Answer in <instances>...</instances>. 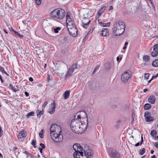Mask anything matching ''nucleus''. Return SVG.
<instances>
[{
    "instance_id": "obj_1",
    "label": "nucleus",
    "mask_w": 158,
    "mask_h": 158,
    "mask_svg": "<svg viewBox=\"0 0 158 158\" xmlns=\"http://www.w3.org/2000/svg\"><path fill=\"white\" fill-rule=\"evenodd\" d=\"M80 114L79 112H77L74 116V118L71 121L70 127L72 131L74 133L79 134L81 132L80 129V122L83 119V118Z\"/></svg>"
},
{
    "instance_id": "obj_2",
    "label": "nucleus",
    "mask_w": 158,
    "mask_h": 158,
    "mask_svg": "<svg viewBox=\"0 0 158 158\" xmlns=\"http://www.w3.org/2000/svg\"><path fill=\"white\" fill-rule=\"evenodd\" d=\"M125 24L122 21L119 20L115 23L112 28L113 34L114 36H118L122 34L125 31Z\"/></svg>"
},
{
    "instance_id": "obj_3",
    "label": "nucleus",
    "mask_w": 158,
    "mask_h": 158,
    "mask_svg": "<svg viewBox=\"0 0 158 158\" xmlns=\"http://www.w3.org/2000/svg\"><path fill=\"white\" fill-rule=\"evenodd\" d=\"M50 15L52 17L62 19L64 17L65 13L63 9L57 8L54 10L50 13Z\"/></svg>"
},
{
    "instance_id": "obj_4",
    "label": "nucleus",
    "mask_w": 158,
    "mask_h": 158,
    "mask_svg": "<svg viewBox=\"0 0 158 158\" xmlns=\"http://www.w3.org/2000/svg\"><path fill=\"white\" fill-rule=\"evenodd\" d=\"M77 65L76 64H74L69 67L68 71L65 74V77L64 79H67L69 77H71L72 76V73L73 72H77L78 69L77 67Z\"/></svg>"
},
{
    "instance_id": "obj_5",
    "label": "nucleus",
    "mask_w": 158,
    "mask_h": 158,
    "mask_svg": "<svg viewBox=\"0 0 158 158\" xmlns=\"http://www.w3.org/2000/svg\"><path fill=\"white\" fill-rule=\"evenodd\" d=\"M79 113L80 114H81L82 115H84L85 116V117L84 118H85V117L86 118V124L83 121H80V123H81V125H80V129L81 130V132L79 133V134H81L83 133L86 129L87 127V125L88 123V117L87 115V114L86 113L83 111H81L79 112Z\"/></svg>"
},
{
    "instance_id": "obj_6",
    "label": "nucleus",
    "mask_w": 158,
    "mask_h": 158,
    "mask_svg": "<svg viewBox=\"0 0 158 158\" xmlns=\"http://www.w3.org/2000/svg\"><path fill=\"white\" fill-rule=\"evenodd\" d=\"M61 132H51L50 136L51 138L56 142H61L63 139V136L62 134H60Z\"/></svg>"
},
{
    "instance_id": "obj_7",
    "label": "nucleus",
    "mask_w": 158,
    "mask_h": 158,
    "mask_svg": "<svg viewBox=\"0 0 158 158\" xmlns=\"http://www.w3.org/2000/svg\"><path fill=\"white\" fill-rule=\"evenodd\" d=\"M65 67L63 65H60L58 66H55L52 69L54 72L56 73L59 77H62L64 75V71Z\"/></svg>"
},
{
    "instance_id": "obj_8",
    "label": "nucleus",
    "mask_w": 158,
    "mask_h": 158,
    "mask_svg": "<svg viewBox=\"0 0 158 158\" xmlns=\"http://www.w3.org/2000/svg\"><path fill=\"white\" fill-rule=\"evenodd\" d=\"M131 74L129 71H127L123 73L121 75V80L125 83H127L131 77Z\"/></svg>"
},
{
    "instance_id": "obj_9",
    "label": "nucleus",
    "mask_w": 158,
    "mask_h": 158,
    "mask_svg": "<svg viewBox=\"0 0 158 158\" xmlns=\"http://www.w3.org/2000/svg\"><path fill=\"white\" fill-rule=\"evenodd\" d=\"M107 151L109 155L111 158H119L120 157V154L116 150L110 149H107Z\"/></svg>"
},
{
    "instance_id": "obj_10",
    "label": "nucleus",
    "mask_w": 158,
    "mask_h": 158,
    "mask_svg": "<svg viewBox=\"0 0 158 158\" xmlns=\"http://www.w3.org/2000/svg\"><path fill=\"white\" fill-rule=\"evenodd\" d=\"M67 27H76L74 22L73 20H72L70 18V14L68 13L66 15V20Z\"/></svg>"
},
{
    "instance_id": "obj_11",
    "label": "nucleus",
    "mask_w": 158,
    "mask_h": 158,
    "mask_svg": "<svg viewBox=\"0 0 158 158\" xmlns=\"http://www.w3.org/2000/svg\"><path fill=\"white\" fill-rule=\"evenodd\" d=\"M50 133L53 132V133H55L56 132H61V127L59 125L56 124H54L51 125L50 128Z\"/></svg>"
},
{
    "instance_id": "obj_12",
    "label": "nucleus",
    "mask_w": 158,
    "mask_h": 158,
    "mask_svg": "<svg viewBox=\"0 0 158 158\" xmlns=\"http://www.w3.org/2000/svg\"><path fill=\"white\" fill-rule=\"evenodd\" d=\"M68 31L69 34L73 37H75L77 35V30L76 27H68Z\"/></svg>"
},
{
    "instance_id": "obj_13",
    "label": "nucleus",
    "mask_w": 158,
    "mask_h": 158,
    "mask_svg": "<svg viewBox=\"0 0 158 158\" xmlns=\"http://www.w3.org/2000/svg\"><path fill=\"white\" fill-rule=\"evenodd\" d=\"M92 11L88 9H83L82 11L83 15L84 18H89L92 14Z\"/></svg>"
},
{
    "instance_id": "obj_14",
    "label": "nucleus",
    "mask_w": 158,
    "mask_h": 158,
    "mask_svg": "<svg viewBox=\"0 0 158 158\" xmlns=\"http://www.w3.org/2000/svg\"><path fill=\"white\" fill-rule=\"evenodd\" d=\"M82 26L85 28H87L88 27L89 25L91 22V20L89 18H85L83 17L82 20Z\"/></svg>"
},
{
    "instance_id": "obj_15",
    "label": "nucleus",
    "mask_w": 158,
    "mask_h": 158,
    "mask_svg": "<svg viewBox=\"0 0 158 158\" xmlns=\"http://www.w3.org/2000/svg\"><path fill=\"white\" fill-rule=\"evenodd\" d=\"M85 153L84 155L85 158H92L93 157V153L92 150L88 149L86 151H83Z\"/></svg>"
},
{
    "instance_id": "obj_16",
    "label": "nucleus",
    "mask_w": 158,
    "mask_h": 158,
    "mask_svg": "<svg viewBox=\"0 0 158 158\" xmlns=\"http://www.w3.org/2000/svg\"><path fill=\"white\" fill-rule=\"evenodd\" d=\"M99 33L102 36H107L109 35L108 30L107 28H103L102 31L99 32Z\"/></svg>"
},
{
    "instance_id": "obj_17",
    "label": "nucleus",
    "mask_w": 158,
    "mask_h": 158,
    "mask_svg": "<svg viewBox=\"0 0 158 158\" xmlns=\"http://www.w3.org/2000/svg\"><path fill=\"white\" fill-rule=\"evenodd\" d=\"M83 154V151H77L73 153V156L74 158H80V157H82Z\"/></svg>"
},
{
    "instance_id": "obj_18",
    "label": "nucleus",
    "mask_w": 158,
    "mask_h": 158,
    "mask_svg": "<svg viewBox=\"0 0 158 158\" xmlns=\"http://www.w3.org/2000/svg\"><path fill=\"white\" fill-rule=\"evenodd\" d=\"M73 148L75 152L77 151H83V148L80 146L79 144L78 143H75L73 145Z\"/></svg>"
},
{
    "instance_id": "obj_19",
    "label": "nucleus",
    "mask_w": 158,
    "mask_h": 158,
    "mask_svg": "<svg viewBox=\"0 0 158 158\" xmlns=\"http://www.w3.org/2000/svg\"><path fill=\"white\" fill-rule=\"evenodd\" d=\"M56 108V104L54 101H53V103H52L50 106V109L49 111V113L51 114H53L55 112Z\"/></svg>"
},
{
    "instance_id": "obj_20",
    "label": "nucleus",
    "mask_w": 158,
    "mask_h": 158,
    "mask_svg": "<svg viewBox=\"0 0 158 158\" xmlns=\"http://www.w3.org/2000/svg\"><path fill=\"white\" fill-rule=\"evenodd\" d=\"M27 135V133L24 131H20L18 135L19 139H22L25 137Z\"/></svg>"
},
{
    "instance_id": "obj_21",
    "label": "nucleus",
    "mask_w": 158,
    "mask_h": 158,
    "mask_svg": "<svg viewBox=\"0 0 158 158\" xmlns=\"http://www.w3.org/2000/svg\"><path fill=\"white\" fill-rule=\"evenodd\" d=\"M156 100V98L154 96L150 95L148 98V102L151 104H154Z\"/></svg>"
},
{
    "instance_id": "obj_22",
    "label": "nucleus",
    "mask_w": 158,
    "mask_h": 158,
    "mask_svg": "<svg viewBox=\"0 0 158 158\" xmlns=\"http://www.w3.org/2000/svg\"><path fill=\"white\" fill-rule=\"evenodd\" d=\"M106 8V7L105 6H103L99 10L98 12V18L102 14L103 12L105 10Z\"/></svg>"
},
{
    "instance_id": "obj_23",
    "label": "nucleus",
    "mask_w": 158,
    "mask_h": 158,
    "mask_svg": "<svg viewBox=\"0 0 158 158\" xmlns=\"http://www.w3.org/2000/svg\"><path fill=\"white\" fill-rule=\"evenodd\" d=\"M43 109H42V110L40 111L39 110H38L36 111L37 114V116L38 118H40L41 115L43 114L44 111Z\"/></svg>"
},
{
    "instance_id": "obj_24",
    "label": "nucleus",
    "mask_w": 158,
    "mask_h": 158,
    "mask_svg": "<svg viewBox=\"0 0 158 158\" xmlns=\"http://www.w3.org/2000/svg\"><path fill=\"white\" fill-rule=\"evenodd\" d=\"M152 106L150 104L146 103L144 105L143 108L144 109L147 110L149 109Z\"/></svg>"
},
{
    "instance_id": "obj_25",
    "label": "nucleus",
    "mask_w": 158,
    "mask_h": 158,
    "mask_svg": "<svg viewBox=\"0 0 158 158\" xmlns=\"http://www.w3.org/2000/svg\"><path fill=\"white\" fill-rule=\"evenodd\" d=\"M70 91H66L64 92V99H67L69 96Z\"/></svg>"
},
{
    "instance_id": "obj_26",
    "label": "nucleus",
    "mask_w": 158,
    "mask_h": 158,
    "mask_svg": "<svg viewBox=\"0 0 158 158\" xmlns=\"http://www.w3.org/2000/svg\"><path fill=\"white\" fill-rule=\"evenodd\" d=\"M99 24L102 27H108L110 25V23H103L102 22H99Z\"/></svg>"
},
{
    "instance_id": "obj_27",
    "label": "nucleus",
    "mask_w": 158,
    "mask_h": 158,
    "mask_svg": "<svg viewBox=\"0 0 158 158\" xmlns=\"http://www.w3.org/2000/svg\"><path fill=\"white\" fill-rule=\"evenodd\" d=\"M152 65L154 67H158V59H156L152 62Z\"/></svg>"
},
{
    "instance_id": "obj_28",
    "label": "nucleus",
    "mask_w": 158,
    "mask_h": 158,
    "mask_svg": "<svg viewBox=\"0 0 158 158\" xmlns=\"http://www.w3.org/2000/svg\"><path fill=\"white\" fill-rule=\"evenodd\" d=\"M150 135L152 137H156V132L155 130H152L151 132Z\"/></svg>"
},
{
    "instance_id": "obj_29",
    "label": "nucleus",
    "mask_w": 158,
    "mask_h": 158,
    "mask_svg": "<svg viewBox=\"0 0 158 158\" xmlns=\"http://www.w3.org/2000/svg\"><path fill=\"white\" fill-rule=\"evenodd\" d=\"M149 59V56L148 55H145L143 57V60L145 62H148Z\"/></svg>"
},
{
    "instance_id": "obj_30",
    "label": "nucleus",
    "mask_w": 158,
    "mask_h": 158,
    "mask_svg": "<svg viewBox=\"0 0 158 158\" xmlns=\"http://www.w3.org/2000/svg\"><path fill=\"white\" fill-rule=\"evenodd\" d=\"M158 51L157 50H153V51L151 53V55L153 57L156 56L158 54Z\"/></svg>"
},
{
    "instance_id": "obj_31",
    "label": "nucleus",
    "mask_w": 158,
    "mask_h": 158,
    "mask_svg": "<svg viewBox=\"0 0 158 158\" xmlns=\"http://www.w3.org/2000/svg\"><path fill=\"white\" fill-rule=\"evenodd\" d=\"M144 117L146 119L148 118V117H150L151 115V113L148 111H146L144 113Z\"/></svg>"
},
{
    "instance_id": "obj_32",
    "label": "nucleus",
    "mask_w": 158,
    "mask_h": 158,
    "mask_svg": "<svg viewBox=\"0 0 158 158\" xmlns=\"http://www.w3.org/2000/svg\"><path fill=\"white\" fill-rule=\"evenodd\" d=\"M106 69L107 71H108L110 69V63H106L105 65Z\"/></svg>"
},
{
    "instance_id": "obj_33",
    "label": "nucleus",
    "mask_w": 158,
    "mask_h": 158,
    "mask_svg": "<svg viewBox=\"0 0 158 158\" xmlns=\"http://www.w3.org/2000/svg\"><path fill=\"white\" fill-rule=\"evenodd\" d=\"M0 71L2 73H4L7 76H9V75L5 71L4 68L2 67H0Z\"/></svg>"
},
{
    "instance_id": "obj_34",
    "label": "nucleus",
    "mask_w": 158,
    "mask_h": 158,
    "mask_svg": "<svg viewBox=\"0 0 158 158\" xmlns=\"http://www.w3.org/2000/svg\"><path fill=\"white\" fill-rule=\"evenodd\" d=\"M145 148H144L140 149L139 152V154L141 155H143L145 152Z\"/></svg>"
},
{
    "instance_id": "obj_35",
    "label": "nucleus",
    "mask_w": 158,
    "mask_h": 158,
    "mask_svg": "<svg viewBox=\"0 0 158 158\" xmlns=\"http://www.w3.org/2000/svg\"><path fill=\"white\" fill-rule=\"evenodd\" d=\"M143 137L142 135L141 137V141L140 142V144L139 143V142H138L135 144V146L136 147H137V146H139L140 144L141 145V144H142V143L143 142Z\"/></svg>"
},
{
    "instance_id": "obj_36",
    "label": "nucleus",
    "mask_w": 158,
    "mask_h": 158,
    "mask_svg": "<svg viewBox=\"0 0 158 158\" xmlns=\"http://www.w3.org/2000/svg\"><path fill=\"white\" fill-rule=\"evenodd\" d=\"M153 117H152L151 116L146 119V121L147 122L152 121H153Z\"/></svg>"
},
{
    "instance_id": "obj_37",
    "label": "nucleus",
    "mask_w": 158,
    "mask_h": 158,
    "mask_svg": "<svg viewBox=\"0 0 158 158\" xmlns=\"http://www.w3.org/2000/svg\"><path fill=\"white\" fill-rule=\"evenodd\" d=\"M44 130L43 129H42L41 130L40 132L39 133V135L40 137L41 138H43L44 134L43 133H44Z\"/></svg>"
},
{
    "instance_id": "obj_38",
    "label": "nucleus",
    "mask_w": 158,
    "mask_h": 158,
    "mask_svg": "<svg viewBox=\"0 0 158 158\" xmlns=\"http://www.w3.org/2000/svg\"><path fill=\"white\" fill-rule=\"evenodd\" d=\"M135 116V114L134 112H132V121L131 122V123H133L134 121V117Z\"/></svg>"
},
{
    "instance_id": "obj_39",
    "label": "nucleus",
    "mask_w": 158,
    "mask_h": 158,
    "mask_svg": "<svg viewBox=\"0 0 158 158\" xmlns=\"http://www.w3.org/2000/svg\"><path fill=\"white\" fill-rule=\"evenodd\" d=\"M34 113L33 112H30L27 114V115L26 116L27 118H28L29 116H34Z\"/></svg>"
},
{
    "instance_id": "obj_40",
    "label": "nucleus",
    "mask_w": 158,
    "mask_h": 158,
    "mask_svg": "<svg viewBox=\"0 0 158 158\" xmlns=\"http://www.w3.org/2000/svg\"><path fill=\"white\" fill-rule=\"evenodd\" d=\"M14 34L15 35H16L18 36L20 38H22L23 37V35H20L19 33L18 32H17L16 31L14 33Z\"/></svg>"
},
{
    "instance_id": "obj_41",
    "label": "nucleus",
    "mask_w": 158,
    "mask_h": 158,
    "mask_svg": "<svg viewBox=\"0 0 158 158\" xmlns=\"http://www.w3.org/2000/svg\"><path fill=\"white\" fill-rule=\"evenodd\" d=\"M60 29V27H57L54 29V31L55 33H58V30Z\"/></svg>"
},
{
    "instance_id": "obj_42",
    "label": "nucleus",
    "mask_w": 158,
    "mask_h": 158,
    "mask_svg": "<svg viewBox=\"0 0 158 158\" xmlns=\"http://www.w3.org/2000/svg\"><path fill=\"white\" fill-rule=\"evenodd\" d=\"M153 49L155 50L158 51V44H157L154 45Z\"/></svg>"
},
{
    "instance_id": "obj_43",
    "label": "nucleus",
    "mask_w": 158,
    "mask_h": 158,
    "mask_svg": "<svg viewBox=\"0 0 158 158\" xmlns=\"http://www.w3.org/2000/svg\"><path fill=\"white\" fill-rule=\"evenodd\" d=\"M36 142V140L34 139V140H32V141L31 142V144H32L35 148H36V146H35Z\"/></svg>"
},
{
    "instance_id": "obj_44",
    "label": "nucleus",
    "mask_w": 158,
    "mask_h": 158,
    "mask_svg": "<svg viewBox=\"0 0 158 158\" xmlns=\"http://www.w3.org/2000/svg\"><path fill=\"white\" fill-rule=\"evenodd\" d=\"M48 103V102L47 101H45L44 102V104H43V106H42L43 109H44V108L47 105Z\"/></svg>"
},
{
    "instance_id": "obj_45",
    "label": "nucleus",
    "mask_w": 158,
    "mask_h": 158,
    "mask_svg": "<svg viewBox=\"0 0 158 158\" xmlns=\"http://www.w3.org/2000/svg\"><path fill=\"white\" fill-rule=\"evenodd\" d=\"M94 29L93 27L90 28L87 34H89L91 33H92Z\"/></svg>"
},
{
    "instance_id": "obj_46",
    "label": "nucleus",
    "mask_w": 158,
    "mask_h": 158,
    "mask_svg": "<svg viewBox=\"0 0 158 158\" xmlns=\"http://www.w3.org/2000/svg\"><path fill=\"white\" fill-rule=\"evenodd\" d=\"M35 2L38 5H39L41 3V1H42V0H35Z\"/></svg>"
},
{
    "instance_id": "obj_47",
    "label": "nucleus",
    "mask_w": 158,
    "mask_h": 158,
    "mask_svg": "<svg viewBox=\"0 0 158 158\" xmlns=\"http://www.w3.org/2000/svg\"><path fill=\"white\" fill-rule=\"evenodd\" d=\"M145 76L144 77L146 79H148V78L149 76V74L147 73H145Z\"/></svg>"
},
{
    "instance_id": "obj_48",
    "label": "nucleus",
    "mask_w": 158,
    "mask_h": 158,
    "mask_svg": "<svg viewBox=\"0 0 158 158\" xmlns=\"http://www.w3.org/2000/svg\"><path fill=\"white\" fill-rule=\"evenodd\" d=\"M11 89L15 92H16L17 91H19L18 89H16V88H15L14 87H13V88Z\"/></svg>"
},
{
    "instance_id": "obj_49",
    "label": "nucleus",
    "mask_w": 158,
    "mask_h": 158,
    "mask_svg": "<svg viewBox=\"0 0 158 158\" xmlns=\"http://www.w3.org/2000/svg\"><path fill=\"white\" fill-rule=\"evenodd\" d=\"M154 145L155 147L158 148V142H156L155 143Z\"/></svg>"
},
{
    "instance_id": "obj_50",
    "label": "nucleus",
    "mask_w": 158,
    "mask_h": 158,
    "mask_svg": "<svg viewBox=\"0 0 158 158\" xmlns=\"http://www.w3.org/2000/svg\"><path fill=\"white\" fill-rule=\"evenodd\" d=\"M40 145L42 147V148H45V146L44 144L42 143H40Z\"/></svg>"
},
{
    "instance_id": "obj_51",
    "label": "nucleus",
    "mask_w": 158,
    "mask_h": 158,
    "mask_svg": "<svg viewBox=\"0 0 158 158\" xmlns=\"http://www.w3.org/2000/svg\"><path fill=\"white\" fill-rule=\"evenodd\" d=\"M30 157L31 158L32 156V155L30 153H28V154L27 155V158H28L29 157Z\"/></svg>"
},
{
    "instance_id": "obj_52",
    "label": "nucleus",
    "mask_w": 158,
    "mask_h": 158,
    "mask_svg": "<svg viewBox=\"0 0 158 158\" xmlns=\"http://www.w3.org/2000/svg\"><path fill=\"white\" fill-rule=\"evenodd\" d=\"M30 157L31 158L32 156V155L30 153H28V154L27 155V158H28L29 157Z\"/></svg>"
},
{
    "instance_id": "obj_53",
    "label": "nucleus",
    "mask_w": 158,
    "mask_h": 158,
    "mask_svg": "<svg viewBox=\"0 0 158 158\" xmlns=\"http://www.w3.org/2000/svg\"><path fill=\"white\" fill-rule=\"evenodd\" d=\"M18 148H17V147H14L13 148V150L15 152L18 151Z\"/></svg>"
},
{
    "instance_id": "obj_54",
    "label": "nucleus",
    "mask_w": 158,
    "mask_h": 158,
    "mask_svg": "<svg viewBox=\"0 0 158 158\" xmlns=\"http://www.w3.org/2000/svg\"><path fill=\"white\" fill-rule=\"evenodd\" d=\"M10 30L12 32H14V33L16 31H15L12 27H10Z\"/></svg>"
},
{
    "instance_id": "obj_55",
    "label": "nucleus",
    "mask_w": 158,
    "mask_h": 158,
    "mask_svg": "<svg viewBox=\"0 0 158 158\" xmlns=\"http://www.w3.org/2000/svg\"><path fill=\"white\" fill-rule=\"evenodd\" d=\"M0 80L1 81L2 83H3L4 82V81L3 80L2 77L0 75Z\"/></svg>"
},
{
    "instance_id": "obj_56",
    "label": "nucleus",
    "mask_w": 158,
    "mask_h": 158,
    "mask_svg": "<svg viewBox=\"0 0 158 158\" xmlns=\"http://www.w3.org/2000/svg\"><path fill=\"white\" fill-rule=\"evenodd\" d=\"M9 86L10 88L11 89V88H13V85L11 83L10 84Z\"/></svg>"
},
{
    "instance_id": "obj_57",
    "label": "nucleus",
    "mask_w": 158,
    "mask_h": 158,
    "mask_svg": "<svg viewBox=\"0 0 158 158\" xmlns=\"http://www.w3.org/2000/svg\"><path fill=\"white\" fill-rule=\"evenodd\" d=\"M38 149L40 151L41 153H42L43 152L42 148H39Z\"/></svg>"
},
{
    "instance_id": "obj_58",
    "label": "nucleus",
    "mask_w": 158,
    "mask_h": 158,
    "mask_svg": "<svg viewBox=\"0 0 158 158\" xmlns=\"http://www.w3.org/2000/svg\"><path fill=\"white\" fill-rule=\"evenodd\" d=\"M29 80L30 81H33V79L31 77H30L29 78Z\"/></svg>"
},
{
    "instance_id": "obj_59",
    "label": "nucleus",
    "mask_w": 158,
    "mask_h": 158,
    "mask_svg": "<svg viewBox=\"0 0 158 158\" xmlns=\"http://www.w3.org/2000/svg\"><path fill=\"white\" fill-rule=\"evenodd\" d=\"M157 77V76H152L151 79H152V80H153V79H154V78H156Z\"/></svg>"
},
{
    "instance_id": "obj_60",
    "label": "nucleus",
    "mask_w": 158,
    "mask_h": 158,
    "mask_svg": "<svg viewBox=\"0 0 158 158\" xmlns=\"http://www.w3.org/2000/svg\"><path fill=\"white\" fill-rule=\"evenodd\" d=\"M25 94L27 97L29 95V94H28V93L27 92H25Z\"/></svg>"
},
{
    "instance_id": "obj_61",
    "label": "nucleus",
    "mask_w": 158,
    "mask_h": 158,
    "mask_svg": "<svg viewBox=\"0 0 158 158\" xmlns=\"http://www.w3.org/2000/svg\"><path fill=\"white\" fill-rule=\"evenodd\" d=\"M99 68V65L97 66L96 68L95 69H96V70H97Z\"/></svg>"
},
{
    "instance_id": "obj_62",
    "label": "nucleus",
    "mask_w": 158,
    "mask_h": 158,
    "mask_svg": "<svg viewBox=\"0 0 158 158\" xmlns=\"http://www.w3.org/2000/svg\"><path fill=\"white\" fill-rule=\"evenodd\" d=\"M48 80L49 81L50 80V75L49 74H47Z\"/></svg>"
},
{
    "instance_id": "obj_63",
    "label": "nucleus",
    "mask_w": 158,
    "mask_h": 158,
    "mask_svg": "<svg viewBox=\"0 0 158 158\" xmlns=\"http://www.w3.org/2000/svg\"><path fill=\"white\" fill-rule=\"evenodd\" d=\"M113 9V7L112 6H110L109 7V10H112Z\"/></svg>"
},
{
    "instance_id": "obj_64",
    "label": "nucleus",
    "mask_w": 158,
    "mask_h": 158,
    "mask_svg": "<svg viewBox=\"0 0 158 158\" xmlns=\"http://www.w3.org/2000/svg\"><path fill=\"white\" fill-rule=\"evenodd\" d=\"M3 133V131H0V137H1Z\"/></svg>"
}]
</instances>
